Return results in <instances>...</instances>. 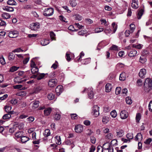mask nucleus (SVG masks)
<instances>
[{
	"label": "nucleus",
	"mask_w": 152,
	"mask_h": 152,
	"mask_svg": "<svg viewBox=\"0 0 152 152\" xmlns=\"http://www.w3.org/2000/svg\"><path fill=\"white\" fill-rule=\"evenodd\" d=\"M50 36L51 39L52 40H55V36L56 35L53 32H51L50 33Z\"/></svg>",
	"instance_id": "13d9d810"
},
{
	"label": "nucleus",
	"mask_w": 152,
	"mask_h": 152,
	"mask_svg": "<svg viewBox=\"0 0 152 152\" xmlns=\"http://www.w3.org/2000/svg\"><path fill=\"white\" fill-rule=\"evenodd\" d=\"M117 144V141L115 139H114L112 140L111 142V145H116Z\"/></svg>",
	"instance_id": "0e129e2a"
},
{
	"label": "nucleus",
	"mask_w": 152,
	"mask_h": 152,
	"mask_svg": "<svg viewBox=\"0 0 152 152\" xmlns=\"http://www.w3.org/2000/svg\"><path fill=\"white\" fill-rule=\"evenodd\" d=\"M137 53V51L136 50H133L131 51L128 53L129 56L131 57H134L136 55Z\"/></svg>",
	"instance_id": "393cba45"
},
{
	"label": "nucleus",
	"mask_w": 152,
	"mask_h": 152,
	"mask_svg": "<svg viewBox=\"0 0 152 152\" xmlns=\"http://www.w3.org/2000/svg\"><path fill=\"white\" fill-rule=\"evenodd\" d=\"M116 133L117 137H121L124 134V131L121 129L117 130Z\"/></svg>",
	"instance_id": "a211bd4d"
},
{
	"label": "nucleus",
	"mask_w": 152,
	"mask_h": 152,
	"mask_svg": "<svg viewBox=\"0 0 152 152\" xmlns=\"http://www.w3.org/2000/svg\"><path fill=\"white\" fill-rule=\"evenodd\" d=\"M112 87L111 84L107 83L106 84L105 86V91L107 92H110L112 88Z\"/></svg>",
	"instance_id": "6ab92c4d"
},
{
	"label": "nucleus",
	"mask_w": 152,
	"mask_h": 152,
	"mask_svg": "<svg viewBox=\"0 0 152 152\" xmlns=\"http://www.w3.org/2000/svg\"><path fill=\"white\" fill-rule=\"evenodd\" d=\"M146 70L144 69H140L139 73V75L140 77L142 78H144L146 74Z\"/></svg>",
	"instance_id": "dca6fc26"
},
{
	"label": "nucleus",
	"mask_w": 152,
	"mask_h": 152,
	"mask_svg": "<svg viewBox=\"0 0 152 152\" xmlns=\"http://www.w3.org/2000/svg\"><path fill=\"white\" fill-rule=\"evenodd\" d=\"M55 97V95L52 93H49L47 96V97L48 99L51 100L53 99Z\"/></svg>",
	"instance_id": "c9c22d12"
},
{
	"label": "nucleus",
	"mask_w": 152,
	"mask_h": 152,
	"mask_svg": "<svg viewBox=\"0 0 152 152\" xmlns=\"http://www.w3.org/2000/svg\"><path fill=\"white\" fill-rule=\"evenodd\" d=\"M143 12V10L142 9L140 10L137 13V18L138 19L141 18V16L142 15Z\"/></svg>",
	"instance_id": "e433bc0d"
},
{
	"label": "nucleus",
	"mask_w": 152,
	"mask_h": 152,
	"mask_svg": "<svg viewBox=\"0 0 152 152\" xmlns=\"http://www.w3.org/2000/svg\"><path fill=\"white\" fill-rule=\"evenodd\" d=\"M75 132L78 133H80L82 132L83 130V126L81 125H77L75 126Z\"/></svg>",
	"instance_id": "ddd939ff"
},
{
	"label": "nucleus",
	"mask_w": 152,
	"mask_h": 152,
	"mask_svg": "<svg viewBox=\"0 0 152 152\" xmlns=\"http://www.w3.org/2000/svg\"><path fill=\"white\" fill-rule=\"evenodd\" d=\"M111 29L109 28H106L104 30V32L107 34L111 33Z\"/></svg>",
	"instance_id": "680f3d73"
},
{
	"label": "nucleus",
	"mask_w": 152,
	"mask_h": 152,
	"mask_svg": "<svg viewBox=\"0 0 152 152\" xmlns=\"http://www.w3.org/2000/svg\"><path fill=\"white\" fill-rule=\"evenodd\" d=\"M17 131V132L15 134V137L18 138L21 137L23 135V132L22 131H18V130Z\"/></svg>",
	"instance_id": "b1692460"
},
{
	"label": "nucleus",
	"mask_w": 152,
	"mask_h": 152,
	"mask_svg": "<svg viewBox=\"0 0 152 152\" xmlns=\"http://www.w3.org/2000/svg\"><path fill=\"white\" fill-rule=\"evenodd\" d=\"M109 121V118L107 116H104L102 118V121L103 123L105 124L107 123Z\"/></svg>",
	"instance_id": "4c0bfd02"
},
{
	"label": "nucleus",
	"mask_w": 152,
	"mask_h": 152,
	"mask_svg": "<svg viewBox=\"0 0 152 152\" xmlns=\"http://www.w3.org/2000/svg\"><path fill=\"white\" fill-rule=\"evenodd\" d=\"M38 58L37 57H36L35 58H33L31 60L30 66H31V68H32V67H36V64H35V62L34 61V60L35 58Z\"/></svg>",
	"instance_id": "bf43d9fd"
},
{
	"label": "nucleus",
	"mask_w": 152,
	"mask_h": 152,
	"mask_svg": "<svg viewBox=\"0 0 152 152\" xmlns=\"http://www.w3.org/2000/svg\"><path fill=\"white\" fill-rule=\"evenodd\" d=\"M11 117V115H10V114L8 113V114H5L3 116V118L4 119H7L10 118Z\"/></svg>",
	"instance_id": "de8ad7c7"
},
{
	"label": "nucleus",
	"mask_w": 152,
	"mask_h": 152,
	"mask_svg": "<svg viewBox=\"0 0 152 152\" xmlns=\"http://www.w3.org/2000/svg\"><path fill=\"white\" fill-rule=\"evenodd\" d=\"M50 130L49 129H46L44 134V135L46 137L49 136L50 135Z\"/></svg>",
	"instance_id": "8fccbe9b"
},
{
	"label": "nucleus",
	"mask_w": 152,
	"mask_h": 152,
	"mask_svg": "<svg viewBox=\"0 0 152 152\" xmlns=\"http://www.w3.org/2000/svg\"><path fill=\"white\" fill-rule=\"evenodd\" d=\"M113 134L111 133H109L107 134L105 136V137L106 139L108 140H111L113 138Z\"/></svg>",
	"instance_id": "a19ab883"
},
{
	"label": "nucleus",
	"mask_w": 152,
	"mask_h": 152,
	"mask_svg": "<svg viewBox=\"0 0 152 152\" xmlns=\"http://www.w3.org/2000/svg\"><path fill=\"white\" fill-rule=\"evenodd\" d=\"M15 58V54L12 53H10L8 56V59L10 61H13Z\"/></svg>",
	"instance_id": "72a5a7b5"
},
{
	"label": "nucleus",
	"mask_w": 152,
	"mask_h": 152,
	"mask_svg": "<svg viewBox=\"0 0 152 152\" xmlns=\"http://www.w3.org/2000/svg\"><path fill=\"white\" fill-rule=\"evenodd\" d=\"M103 148L105 150L108 151V152H113V149L109 143H105L103 145Z\"/></svg>",
	"instance_id": "39448f33"
},
{
	"label": "nucleus",
	"mask_w": 152,
	"mask_h": 152,
	"mask_svg": "<svg viewBox=\"0 0 152 152\" xmlns=\"http://www.w3.org/2000/svg\"><path fill=\"white\" fill-rule=\"evenodd\" d=\"M39 25L38 23H32L30 24V28L32 30H36L39 28Z\"/></svg>",
	"instance_id": "0eeeda50"
},
{
	"label": "nucleus",
	"mask_w": 152,
	"mask_h": 152,
	"mask_svg": "<svg viewBox=\"0 0 152 152\" xmlns=\"http://www.w3.org/2000/svg\"><path fill=\"white\" fill-rule=\"evenodd\" d=\"M2 9L4 10L10 12H13L14 10V8L12 7L9 6L4 7L2 8Z\"/></svg>",
	"instance_id": "5701e85b"
},
{
	"label": "nucleus",
	"mask_w": 152,
	"mask_h": 152,
	"mask_svg": "<svg viewBox=\"0 0 152 152\" xmlns=\"http://www.w3.org/2000/svg\"><path fill=\"white\" fill-rule=\"evenodd\" d=\"M49 43V42L48 40L43 39L42 40L41 43L42 45L45 46L48 44Z\"/></svg>",
	"instance_id": "ea45409f"
},
{
	"label": "nucleus",
	"mask_w": 152,
	"mask_h": 152,
	"mask_svg": "<svg viewBox=\"0 0 152 152\" xmlns=\"http://www.w3.org/2000/svg\"><path fill=\"white\" fill-rule=\"evenodd\" d=\"M63 86H58L56 88V92L57 94L59 96L63 91Z\"/></svg>",
	"instance_id": "2eb2a0df"
},
{
	"label": "nucleus",
	"mask_w": 152,
	"mask_h": 152,
	"mask_svg": "<svg viewBox=\"0 0 152 152\" xmlns=\"http://www.w3.org/2000/svg\"><path fill=\"white\" fill-rule=\"evenodd\" d=\"M55 138L56 140L55 141L56 144L58 145L61 144V140L60 137V136H56Z\"/></svg>",
	"instance_id": "c756f323"
},
{
	"label": "nucleus",
	"mask_w": 152,
	"mask_h": 152,
	"mask_svg": "<svg viewBox=\"0 0 152 152\" xmlns=\"http://www.w3.org/2000/svg\"><path fill=\"white\" fill-rule=\"evenodd\" d=\"M100 21L101 22L102 24L104 25L105 26H107L109 24V23L107 22L105 19H101Z\"/></svg>",
	"instance_id": "58836bf2"
},
{
	"label": "nucleus",
	"mask_w": 152,
	"mask_h": 152,
	"mask_svg": "<svg viewBox=\"0 0 152 152\" xmlns=\"http://www.w3.org/2000/svg\"><path fill=\"white\" fill-rule=\"evenodd\" d=\"M38 70V69L37 66L32 67L31 69V72L33 74H37Z\"/></svg>",
	"instance_id": "c85d7f7f"
},
{
	"label": "nucleus",
	"mask_w": 152,
	"mask_h": 152,
	"mask_svg": "<svg viewBox=\"0 0 152 152\" xmlns=\"http://www.w3.org/2000/svg\"><path fill=\"white\" fill-rule=\"evenodd\" d=\"M57 80L55 79H50L48 82V86L50 87H54L57 85Z\"/></svg>",
	"instance_id": "423d86ee"
},
{
	"label": "nucleus",
	"mask_w": 152,
	"mask_h": 152,
	"mask_svg": "<svg viewBox=\"0 0 152 152\" xmlns=\"http://www.w3.org/2000/svg\"><path fill=\"white\" fill-rule=\"evenodd\" d=\"M21 140L22 143H25L28 140V138L26 136L22 137Z\"/></svg>",
	"instance_id": "f704fd0d"
},
{
	"label": "nucleus",
	"mask_w": 152,
	"mask_h": 152,
	"mask_svg": "<svg viewBox=\"0 0 152 152\" xmlns=\"http://www.w3.org/2000/svg\"><path fill=\"white\" fill-rule=\"evenodd\" d=\"M68 29L72 31H77L78 29H75L73 25L70 26L68 28Z\"/></svg>",
	"instance_id": "e2e57ef3"
},
{
	"label": "nucleus",
	"mask_w": 152,
	"mask_h": 152,
	"mask_svg": "<svg viewBox=\"0 0 152 152\" xmlns=\"http://www.w3.org/2000/svg\"><path fill=\"white\" fill-rule=\"evenodd\" d=\"M126 137L129 140L132 139L133 138V135L132 133H128L126 135Z\"/></svg>",
	"instance_id": "3c124183"
},
{
	"label": "nucleus",
	"mask_w": 152,
	"mask_h": 152,
	"mask_svg": "<svg viewBox=\"0 0 152 152\" xmlns=\"http://www.w3.org/2000/svg\"><path fill=\"white\" fill-rule=\"evenodd\" d=\"M52 109L50 107L46 108L44 111V115L45 116L49 115L52 111Z\"/></svg>",
	"instance_id": "f3484780"
},
{
	"label": "nucleus",
	"mask_w": 152,
	"mask_h": 152,
	"mask_svg": "<svg viewBox=\"0 0 152 152\" xmlns=\"http://www.w3.org/2000/svg\"><path fill=\"white\" fill-rule=\"evenodd\" d=\"M147 61L146 57L144 55H142L140 57L139 61L142 64L145 63Z\"/></svg>",
	"instance_id": "aec40b11"
},
{
	"label": "nucleus",
	"mask_w": 152,
	"mask_h": 152,
	"mask_svg": "<svg viewBox=\"0 0 152 152\" xmlns=\"http://www.w3.org/2000/svg\"><path fill=\"white\" fill-rule=\"evenodd\" d=\"M45 74L39 73H38L36 75H34L31 77V78H35L36 77H37V79L38 80H40L42 79L45 76Z\"/></svg>",
	"instance_id": "9d476101"
},
{
	"label": "nucleus",
	"mask_w": 152,
	"mask_h": 152,
	"mask_svg": "<svg viewBox=\"0 0 152 152\" xmlns=\"http://www.w3.org/2000/svg\"><path fill=\"white\" fill-rule=\"evenodd\" d=\"M72 119H76L78 118L77 115L75 113H71L70 114Z\"/></svg>",
	"instance_id": "603ef678"
},
{
	"label": "nucleus",
	"mask_w": 152,
	"mask_h": 152,
	"mask_svg": "<svg viewBox=\"0 0 152 152\" xmlns=\"http://www.w3.org/2000/svg\"><path fill=\"white\" fill-rule=\"evenodd\" d=\"M23 125L21 124H18L14 125L13 127L9 129L10 132L12 133L17 130H20L23 128Z\"/></svg>",
	"instance_id": "f03ea898"
},
{
	"label": "nucleus",
	"mask_w": 152,
	"mask_h": 152,
	"mask_svg": "<svg viewBox=\"0 0 152 152\" xmlns=\"http://www.w3.org/2000/svg\"><path fill=\"white\" fill-rule=\"evenodd\" d=\"M18 35V32L16 31H12L8 34V36L10 38H15Z\"/></svg>",
	"instance_id": "4468645a"
},
{
	"label": "nucleus",
	"mask_w": 152,
	"mask_h": 152,
	"mask_svg": "<svg viewBox=\"0 0 152 152\" xmlns=\"http://www.w3.org/2000/svg\"><path fill=\"white\" fill-rule=\"evenodd\" d=\"M26 80V79L24 78H21L20 77L18 76L15 77L14 80V82L17 83H21L24 81H25Z\"/></svg>",
	"instance_id": "6e6552de"
},
{
	"label": "nucleus",
	"mask_w": 152,
	"mask_h": 152,
	"mask_svg": "<svg viewBox=\"0 0 152 152\" xmlns=\"http://www.w3.org/2000/svg\"><path fill=\"white\" fill-rule=\"evenodd\" d=\"M39 102L38 101H35L33 104L32 107L33 108H36L37 107L39 106Z\"/></svg>",
	"instance_id": "49530a36"
},
{
	"label": "nucleus",
	"mask_w": 152,
	"mask_h": 152,
	"mask_svg": "<svg viewBox=\"0 0 152 152\" xmlns=\"http://www.w3.org/2000/svg\"><path fill=\"white\" fill-rule=\"evenodd\" d=\"M66 60L68 61H69L72 58H74L75 56L73 53L69 52H67L66 54Z\"/></svg>",
	"instance_id": "f8f14e48"
},
{
	"label": "nucleus",
	"mask_w": 152,
	"mask_h": 152,
	"mask_svg": "<svg viewBox=\"0 0 152 152\" xmlns=\"http://www.w3.org/2000/svg\"><path fill=\"white\" fill-rule=\"evenodd\" d=\"M4 109L6 112L8 113L11 110L12 107L10 105H6L4 107Z\"/></svg>",
	"instance_id": "79ce46f5"
},
{
	"label": "nucleus",
	"mask_w": 152,
	"mask_h": 152,
	"mask_svg": "<svg viewBox=\"0 0 152 152\" xmlns=\"http://www.w3.org/2000/svg\"><path fill=\"white\" fill-rule=\"evenodd\" d=\"M110 115L113 118H115L117 115V113L115 110H113L110 113Z\"/></svg>",
	"instance_id": "c03bdc74"
},
{
	"label": "nucleus",
	"mask_w": 152,
	"mask_h": 152,
	"mask_svg": "<svg viewBox=\"0 0 152 152\" xmlns=\"http://www.w3.org/2000/svg\"><path fill=\"white\" fill-rule=\"evenodd\" d=\"M69 2L70 5L73 7H75L77 4L75 0H70Z\"/></svg>",
	"instance_id": "a18cd8bd"
},
{
	"label": "nucleus",
	"mask_w": 152,
	"mask_h": 152,
	"mask_svg": "<svg viewBox=\"0 0 152 152\" xmlns=\"http://www.w3.org/2000/svg\"><path fill=\"white\" fill-rule=\"evenodd\" d=\"M54 10L51 8L45 9L43 12V15L45 16H50L53 15Z\"/></svg>",
	"instance_id": "7ed1b4c3"
},
{
	"label": "nucleus",
	"mask_w": 152,
	"mask_h": 152,
	"mask_svg": "<svg viewBox=\"0 0 152 152\" xmlns=\"http://www.w3.org/2000/svg\"><path fill=\"white\" fill-rule=\"evenodd\" d=\"M99 107L97 105H94L92 108V113L95 117H97L99 115Z\"/></svg>",
	"instance_id": "20e7f679"
},
{
	"label": "nucleus",
	"mask_w": 152,
	"mask_h": 152,
	"mask_svg": "<svg viewBox=\"0 0 152 152\" xmlns=\"http://www.w3.org/2000/svg\"><path fill=\"white\" fill-rule=\"evenodd\" d=\"M142 139V136L141 133L137 134L135 136V140L136 141H141Z\"/></svg>",
	"instance_id": "412c9836"
},
{
	"label": "nucleus",
	"mask_w": 152,
	"mask_h": 152,
	"mask_svg": "<svg viewBox=\"0 0 152 152\" xmlns=\"http://www.w3.org/2000/svg\"><path fill=\"white\" fill-rule=\"evenodd\" d=\"M130 28L131 32H133L135 29V26L134 24L132 23L130 25Z\"/></svg>",
	"instance_id": "5fc2aeb1"
},
{
	"label": "nucleus",
	"mask_w": 152,
	"mask_h": 152,
	"mask_svg": "<svg viewBox=\"0 0 152 152\" xmlns=\"http://www.w3.org/2000/svg\"><path fill=\"white\" fill-rule=\"evenodd\" d=\"M120 116L121 119H125L128 117V113L126 111L123 110L120 113Z\"/></svg>",
	"instance_id": "9b49d317"
},
{
	"label": "nucleus",
	"mask_w": 152,
	"mask_h": 152,
	"mask_svg": "<svg viewBox=\"0 0 152 152\" xmlns=\"http://www.w3.org/2000/svg\"><path fill=\"white\" fill-rule=\"evenodd\" d=\"M126 101L127 104H131L132 103V100L131 98L129 97H127L126 98Z\"/></svg>",
	"instance_id": "6e6d98bb"
},
{
	"label": "nucleus",
	"mask_w": 152,
	"mask_h": 152,
	"mask_svg": "<svg viewBox=\"0 0 152 152\" xmlns=\"http://www.w3.org/2000/svg\"><path fill=\"white\" fill-rule=\"evenodd\" d=\"M1 17L4 19H7L10 18L11 17V16L8 13L3 12L1 15Z\"/></svg>",
	"instance_id": "a878e982"
},
{
	"label": "nucleus",
	"mask_w": 152,
	"mask_h": 152,
	"mask_svg": "<svg viewBox=\"0 0 152 152\" xmlns=\"http://www.w3.org/2000/svg\"><path fill=\"white\" fill-rule=\"evenodd\" d=\"M58 64V62L57 61H56L55 63L51 66V68H53L54 69H56L57 68Z\"/></svg>",
	"instance_id": "4d7b16f0"
},
{
	"label": "nucleus",
	"mask_w": 152,
	"mask_h": 152,
	"mask_svg": "<svg viewBox=\"0 0 152 152\" xmlns=\"http://www.w3.org/2000/svg\"><path fill=\"white\" fill-rule=\"evenodd\" d=\"M103 149H104L103 148V147H102L101 146H98L97 147V152H103Z\"/></svg>",
	"instance_id": "338daca9"
},
{
	"label": "nucleus",
	"mask_w": 152,
	"mask_h": 152,
	"mask_svg": "<svg viewBox=\"0 0 152 152\" xmlns=\"http://www.w3.org/2000/svg\"><path fill=\"white\" fill-rule=\"evenodd\" d=\"M152 81L149 78L146 79L144 83L143 88L145 92H148L152 89Z\"/></svg>",
	"instance_id": "f257e3e1"
},
{
	"label": "nucleus",
	"mask_w": 152,
	"mask_h": 152,
	"mask_svg": "<svg viewBox=\"0 0 152 152\" xmlns=\"http://www.w3.org/2000/svg\"><path fill=\"white\" fill-rule=\"evenodd\" d=\"M18 68H19V67H17L15 66H13L10 68V71L12 72H13L17 70Z\"/></svg>",
	"instance_id": "864d4df0"
},
{
	"label": "nucleus",
	"mask_w": 152,
	"mask_h": 152,
	"mask_svg": "<svg viewBox=\"0 0 152 152\" xmlns=\"http://www.w3.org/2000/svg\"><path fill=\"white\" fill-rule=\"evenodd\" d=\"M149 110L152 112V101H150L148 105Z\"/></svg>",
	"instance_id": "774afa93"
},
{
	"label": "nucleus",
	"mask_w": 152,
	"mask_h": 152,
	"mask_svg": "<svg viewBox=\"0 0 152 152\" xmlns=\"http://www.w3.org/2000/svg\"><path fill=\"white\" fill-rule=\"evenodd\" d=\"M112 27L113 29V33H115L117 28V25H116L115 22H113L112 24Z\"/></svg>",
	"instance_id": "37998d69"
},
{
	"label": "nucleus",
	"mask_w": 152,
	"mask_h": 152,
	"mask_svg": "<svg viewBox=\"0 0 152 152\" xmlns=\"http://www.w3.org/2000/svg\"><path fill=\"white\" fill-rule=\"evenodd\" d=\"M74 17L76 20L79 21L81 20L83 18L82 17L78 14L75 15Z\"/></svg>",
	"instance_id": "7c9ffc66"
},
{
	"label": "nucleus",
	"mask_w": 152,
	"mask_h": 152,
	"mask_svg": "<svg viewBox=\"0 0 152 152\" xmlns=\"http://www.w3.org/2000/svg\"><path fill=\"white\" fill-rule=\"evenodd\" d=\"M121 88L120 87H117L115 89V93L116 95H118L120 93Z\"/></svg>",
	"instance_id": "052dcab7"
},
{
	"label": "nucleus",
	"mask_w": 152,
	"mask_h": 152,
	"mask_svg": "<svg viewBox=\"0 0 152 152\" xmlns=\"http://www.w3.org/2000/svg\"><path fill=\"white\" fill-rule=\"evenodd\" d=\"M126 74L124 72L120 74L119 77V80H120L124 81L126 78Z\"/></svg>",
	"instance_id": "bb28decb"
},
{
	"label": "nucleus",
	"mask_w": 152,
	"mask_h": 152,
	"mask_svg": "<svg viewBox=\"0 0 152 152\" xmlns=\"http://www.w3.org/2000/svg\"><path fill=\"white\" fill-rule=\"evenodd\" d=\"M16 94L18 96L23 97L26 95V92L25 91H21L18 92Z\"/></svg>",
	"instance_id": "cd10ccee"
},
{
	"label": "nucleus",
	"mask_w": 152,
	"mask_h": 152,
	"mask_svg": "<svg viewBox=\"0 0 152 152\" xmlns=\"http://www.w3.org/2000/svg\"><path fill=\"white\" fill-rule=\"evenodd\" d=\"M7 3L8 4L11 5H16L17 3L16 1L14 0H9L7 1Z\"/></svg>",
	"instance_id": "473e14b6"
},
{
	"label": "nucleus",
	"mask_w": 152,
	"mask_h": 152,
	"mask_svg": "<svg viewBox=\"0 0 152 152\" xmlns=\"http://www.w3.org/2000/svg\"><path fill=\"white\" fill-rule=\"evenodd\" d=\"M141 114L140 113H137L136 115V122L137 123H138L139 122V121L141 119Z\"/></svg>",
	"instance_id": "09e8293b"
},
{
	"label": "nucleus",
	"mask_w": 152,
	"mask_h": 152,
	"mask_svg": "<svg viewBox=\"0 0 152 152\" xmlns=\"http://www.w3.org/2000/svg\"><path fill=\"white\" fill-rule=\"evenodd\" d=\"M88 97L90 99H92L94 96V92L92 89L91 88H88Z\"/></svg>",
	"instance_id": "4be33fe9"
},
{
	"label": "nucleus",
	"mask_w": 152,
	"mask_h": 152,
	"mask_svg": "<svg viewBox=\"0 0 152 152\" xmlns=\"http://www.w3.org/2000/svg\"><path fill=\"white\" fill-rule=\"evenodd\" d=\"M45 90V88L42 86H38L34 90V91L30 92V94H32L34 93H37L40 91H42Z\"/></svg>",
	"instance_id": "1a4fd4ad"
},
{
	"label": "nucleus",
	"mask_w": 152,
	"mask_h": 152,
	"mask_svg": "<svg viewBox=\"0 0 152 152\" xmlns=\"http://www.w3.org/2000/svg\"><path fill=\"white\" fill-rule=\"evenodd\" d=\"M54 118L56 120H59L61 118V115L59 113H55L54 114Z\"/></svg>",
	"instance_id": "2f4dec72"
},
{
	"label": "nucleus",
	"mask_w": 152,
	"mask_h": 152,
	"mask_svg": "<svg viewBox=\"0 0 152 152\" xmlns=\"http://www.w3.org/2000/svg\"><path fill=\"white\" fill-rule=\"evenodd\" d=\"M137 84L138 86H141L142 85V81L141 79H139L137 80Z\"/></svg>",
	"instance_id": "69168bd1"
}]
</instances>
